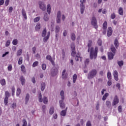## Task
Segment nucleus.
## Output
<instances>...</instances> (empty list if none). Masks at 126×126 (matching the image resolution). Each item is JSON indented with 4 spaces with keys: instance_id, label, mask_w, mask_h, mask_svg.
Returning a JSON list of instances; mask_svg holds the SVG:
<instances>
[{
    "instance_id": "1",
    "label": "nucleus",
    "mask_w": 126,
    "mask_h": 126,
    "mask_svg": "<svg viewBox=\"0 0 126 126\" xmlns=\"http://www.w3.org/2000/svg\"><path fill=\"white\" fill-rule=\"evenodd\" d=\"M98 52V47H96L94 49V48L91 47L90 50V59L91 60H93V59H96L97 58V53Z\"/></svg>"
},
{
    "instance_id": "2",
    "label": "nucleus",
    "mask_w": 126,
    "mask_h": 126,
    "mask_svg": "<svg viewBox=\"0 0 126 126\" xmlns=\"http://www.w3.org/2000/svg\"><path fill=\"white\" fill-rule=\"evenodd\" d=\"M50 35H51V32H47V29H44L42 32V37L44 38L43 42H44V43H47V41H48L49 38H50Z\"/></svg>"
},
{
    "instance_id": "3",
    "label": "nucleus",
    "mask_w": 126,
    "mask_h": 126,
    "mask_svg": "<svg viewBox=\"0 0 126 126\" xmlns=\"http://www.w3.org/2000/svg\"><path fill=\"white\" fill-rule=\"evenodd\" d=\"M96 74L97 70H96V69L92 70L88 74V79H92V78H94Z\"/></svg>"
},
{
    "instance_id": "4",
    "label": "nucleus",
    "mask_w": 126,
    "mask_h": 126,
    "mask_svg": "<svg viewBox=\"0 0 126 126\" xmlns=\"http://www.w3.org/2000/svg\"><path fill=\"white\" fill-rule=\"evenodd\" d=\"M86 0H80V12L81 14H83L84 13V10L85 9V5L84 3H85Z\"/></svg>"
},
{
    "instance_id": "5",
    "label": "nucleus",
    "mask_w": 126,
    "mask_h": 126,
    "mask_svg": "<svg viewBox=\"0 0 126 126\" xmlns=\"http://www.w3.org/2000/svg\"><path fill=\"white\" fill-rule=\"evenodd\" d=\"M92 25L94 27V28L97 29L98 28V26L97 25V20L96 19V17H93L92 18L91 21Z\"/></svg>"
},
{
    "instance_id": "6",
    "label": "nucleus",
    "mask_w": 126,
    "mask_h": 126,
    "mask_svg": "<svg viewBox=\"0 0 126 126\" xmlns=\"http://www.w3.org/2000/svg\"><path fill=\"white\" fill-rule=\"evenodd\" d=\"M119 100L118 95H115L113 99V101L112 102V106H116V105L119 104Z\"/></svg>"
},
{
    "instance_id": "7",
    "label": "nucleus",
    "mask_w": 126,
    "mask_h": 126,
    "mask_svg": "<svg viewBox=\"0 0 126 126\" xmlns=\"http://www.w3.org/2000/svg\"><path fill=\"white\" fill-rule=\"evenodd\" d=\"M38 4L39 5V8L40 9H42L43 11H45V10H46V5H45L44 2L39 1L38 2Z\"/></svg>"
},
{
    "instance_id": "8",
    "label": "nucleus",
    "mask_w": 126,
    "mask_h": 126,
    "mask_svg": "<svg viewBox=\"0 0 126 126\" xmlns=\"http://www.w3.org/2000/svg\"><path fill=\"white\" fill-rule=\"evenodd\" d=\"M59 67L56 68V69L55 68H53L51 72V74L52 76H56L57 74H58V71Z\"/></svg>"
},
{
    "instance_id": "9",
    "label": "nucleus",
    "mask_w": 126,
    "mask_h": 126,
    "mask_svg": "<svg viewBox=\"0 0 126 126\" xmlns=\"http://www.w3.org/2000/svg\"><path fill=\"white\" fill-rule=\"evenodd\" d=\"M61 16H62V13H61V11H59L58 12L57 16V23H61Z\"/></svg>"
},
{
    "instance_id": "10",
    "label": "nucleus",
    "mask_w": 126,
    "mask_h": 126,
    "mask_svg": "<svg viewBox=\"0 0 126 126\" xmlns=\"http://www.w3.org/2000/svg\"><path fill=\"white\" fill-rule=\"evenodd\" d=\"M114 78L115 80L118 81L119 80V73L117 70H115L113 72Z\"/></svg>"
},
{
    "instance_id": "11",
    "label": "nucleus",
    "mask_w": 126,
    "mask_h": 126,
    "mask_svg": "<svg viewBox=\"0 0 126 126\" xmlns=\"http://www.w3.org/2000/svg\"><path fill=\"white\" fill-rule=\"evenodd\" d=\"M60 107L61 109H64L65 108V104L63 102V100L59 101Z\"/></svg>"
},
{
    "instance_id": "12",
    "label": "nucleus",
    "mask_w": 126,
    "mask_h": 126,
    "mask_svg": "<svg viewBox=\"0 0 126 126\" xmlns=\"http://www.w3.org/2000/svg\"><path fill=\"white\" fill-rule=\"evenodd\" d=\"M112 34H113V30L112 29V28L109 27L107 29L108 37H110V36L112 35Z\"/></svg>"
},
{
    "instance_id": "13",
    "label": "nucleus",
    "mask_w": 126,
    "mask_h": 126,
    "mask_svg": "<svg viewBox=\"0 0 126 126\" xmlns=\"http://www.w3.org/2000/svg\"><path fill=\"white\" fill-rule=\"evenodd\" d=\"M75 60L76 62H78V61H80V62H82V58L80 57V53H78L76 55L75 57Z\"/></svg>"
},
{
    "instance_id": "14",
    "label": "nucleus",
    "mask_w": 126,
    "mask_h": 126,
    "mask_svg": "<svg viewBox=\"0 0 126 126\" xmlns=\"http://www.w3.org/2000/svg\"><path fill=\"white\" fill-rule=\"evenodd\" d=\"M114 56H115V53H112V52L108 53V59L110 60H113L114 59Z\"/></svg>"
},
{
    "instance_id": "15",
    "label": "nucleus",
    "mask_w": 126,
    "mask_h": 126,
    "mask_svg": "<svg viewBox=\"0 0 126 126\" xmlns=\"http://www.w3.org/2000/svg\"><path fill=\"white\" fill-rule=\"evenodd\" d=\"M29 99H30V94H27L25 97V104L27 105L28 102H29Z\"/></svg>"
},
{
    "instance_id": "16",
    "label": "nucleus",
    "mask_w": 126,
    "mask_h": 126,
    "mask_svg": "<svg viewBox=\"0 0 126 126\" xmlns=\"http://www.w3.org/2000/svg\"><path fill=\"white\" fill-rule=\"evenodd\" d=\"M20 80L21 83L22 85H23V86L25 85V78H24V77H23V76H22L20 77Z\"/></svg>"
},
{
    "instance_id": "17",
    "label": "nucleus",
    "mask_w": 126,
    "mask_h": 126,
    "mask_svg": "<svg viewBox=\"0 0 126 126\" xmlns=\"http://www.w3.org/2000/svg\"><path fill=\"white\" fill-rule=\"evenodd\" d=\"M22 14L24 18L26 20L27 19V15H26V11H25L24 9H22Z\"/></svg>"
},
{
    "instance_id": "18",
    "label": "nucleus",
    "mask_w": 126,
    "mask_h": 126,
    "mask_svg": "<svg viewBox=\"0 0 126 126\" xmlns=\"http://www.w3.org/2000/svg\"><path fill=\"white\" fill-rule=\"evenodd\" d=\"M65 69H64L62 73V78L63 79H66L67 78V74H65Z\"/></svg>"
},
{
    "instance_id": "19",
    "label": "nucleus",
    "mask_w": 126,
    "mask_h": 126,
    "mask_svg": "<svg viewBox=\"0 0 126 126\" xmlns=\"http://www.w3.org/2000/svg\"><path fill=\"white\" fill-rule=\"evenodd\" d=\"M91 46H92V41L89 40L88 43V52L89 53L90 52V50L91 49Z\"/></svg>"
},
{
    "instance_id": "20",
    "label": "nucleus",
    "mask_w": 126,
    "mask_h": 126,
    "mask_svg": "<svg viewBox=\"0 0 126 126\" xmlns=\"http://www.w3.org/2000/svg\"><path fill=\"white\" fill-rule=\"evenodd\" d=\"M107 27H108V24L107 23V21H105L103 24V30H107Z\"/></svg>"
},
{
    "instance_id": "21",
    "label": "nucleus",
    "mask_w": 126,
    "mask_h": 126,
    "mask_svg": "<svg viewBox=\"0 0 126 126\" xmlns=\"http://www.w3.org/2000/svg\"><path fill=\"white\" fill-rule=\"evenodd\" d=\"M51 10L52 9L51 8V5L50 4H48L47 6V11L48 14H51Z\"/></svg>"
},
{
    "instance_id": "22",
    "label": "nucleus",
    "mask_w": 126,
    "mask_h": 126,
    "mask_svg": "<svg viewBox=\"0 0 126 126\" xmlns=\"http://www.w3.org/2000/svg\"><path fill=\"white\" fill-rule=\"evenodd\" d=\"M43 20H44V21H48L49 20V15L47 13H45L44 14Z\"/></svg>"
},
{
    "instance_id": "23",
    "label": "nucleus",
    "mask_w": 126,
    "mask_h": 126,
    "mask_svg": "<svg viewBox=\"0 0 126 126\" xmlns=\"http://www.w3.org/2000/svg\"><path fill=\"white\" fill-rule=\"evenodd\" d=\"M46 60L50 61V62H51V61H52V60H55V55H53V58H52V56L50 55H47L46 56Z\"/></svg>"
},
{
    "instance_id": "24",
    "label": "nucleus",
    "mask_w": 126,
    "mask_h": 126,
    "mask_svg": "<svg viewBox=\"0 0 126 126\" xmlns=\"http://www.w3.org/2000/svg\"><path fill=\"white\" fill-rule=\"evenodd\" d=\"M60 95L61 96L62 100H64V91H61L60 92Z\"/></svg>"
},
{
    "instance_id": "25",
    "label": "nucleus",
    "mask_w": 126,
    "mask_h": 126,
    "mask_svg": "<svg viewBox=\"0 0 126 126\" xmlns=\"http://www.w3.org/2000/svg\"><path fill=\"white\" fill-rule=\"evenodd\" d=\"M46 88V84L45 83H42L41 84V91H44Z\"/></svg>"
},
{
    "instance_id": "26",
    "label": "nucleus",
    "mask_w": 126,
    "mask_h": 126,
    "mask_svg": "<svg viewBox=\"0 0 126 126\" xmlns=\"http://www.w3.org/2000/svg\"><path fill=\"white\" fill-rule=\"evenodd\" d=\"M118 12L120 15H124V11L122 7H120L119 8Z\"/></svg>"
},
{
    "instance_id": "27",
    "label": "nucleus",
    "mask_w": 126,
    "mask_h": 126,
    "mask_svg": "<svg viewBox=\"0 0 126 126\" xmlns=\"http://www.w3.org/2000/svg\"><path fill=\"white\" fill-rule=\"evenodd\" d=\"M109 96V93H106L104 94V95L102 97V101H105L106 99H107V97Z\"/></svg>"
},
{
    "instance_id": "28",
    "label": "nucleus",
    "mask_w": 126,
    "mask_h": 126,
    "mask_svg": "<svg viewBox=\"0 0 126 126\" xmlns=\"http://www.w3.org/2000/svg\"><path fill=\"white\" fill-rule=\"evenodd\" d=\"M35 29L36 31H39V30L41 29V25H40V24H37L35 27Z\"/></svg>"
},
{
    "instance_id": "29",
    "label": "nucleus",
    "mask_w": 126,
    "mask_h": 126,
    "mask_svg": "<svg viewBox=\"0 0 126 126\" xmlns=\"http://www.w3.org/2000/svg\"><path fill=\"white\" fill-rule=\"evenodd\" d=\"M105 104L107 107V108H111V101L107 100L106 101Z\"/></svg>"
},
{
    "instance_id": "30",
    "label": "nucleus",
    "mask_w": 126,
    "mask_h": 126,
    "mask_svg": "<svg viewBox=\"0 0 126 126\" xmlns=\"http://www.w3.org/2000/svg\"><path fill=\"white\" fill-rule=\"evenodd\" d=\"M60 115L63 116V117H65L66 115V110H62L60 113Z\"/></svg>"
},
{
    "instance_id": "31",
    "label": "nucleus",
    "mask_w": 126,
    "mask_h": 126,
    "mask_svg": "<svg viewBox=\"0 0 126 126\" xmlns=\"http://www.w3.org/2000/svg\"><path fill=\"white\" fill-rule=\"evenodd\" d=\"M43 101L44 104H45V105H47V104H48V97H47L46 96H44Z\"/></svg>"
},
{
    "instance_id": "32",
    "label": "nucleus",
    "mask_w": 126,
    "mask_h": 126,
    "mask_svg": "<svg viewBox=\"0 0 126 126\" xmlns=\"http://www.w3.org/2000/svg\"><path fill=\"white\" fill-rule=\"evenodd\" d=\"M114 45L116 47V49H118L119 47V41H118L117 39H116L114 41Z\"/></svg>"
},
{
    "instance_id": "33",
    "label": "nucleus",
    "mask_w": 126,
    "mask_h": 126,
    "mask_svg": "<svg viewBox=\"0 0 126 126\" xmlns=\"http://www.w3.org/2000/svg\"><path fill=\"white\" fill-rule=\"evenodd\" d=\"M111 52H112L113 54H116L117 50H116V48L113 45L111 46Z\"/></svg>"
},
{
    "instance_id": "34",
    "label": "nucleus",
    "mask_w": 126,
    "mask_h": 126,
    "mask_svg": "<svg viewBox=\"0 0 126 126\" xmlns=\"http://www.w3.org/2000/svg\"><path fill=\"white\" fill-rule=\"evenodd\" d=\"M76 79H77V75L75 74L73 76V83H75V82H76Z\"/></svg>"
},
{
    "instance_id": "35",
    "label": "nucleus",
    "mask_w": 126,
    "mask_h": 126,
    "mask_svg": "<svg viewBox=\"0 0 126 126\" xmlns=\"http://www.w3.org/2000/svg\"><path fill=\"white\" fill-rule=\"evenodd\" d=\"M71 38L72 41H75V34L73 33H71Z\"/></svg>"
},
{
    "instance_id": "36",
    "label": "nucleus",
    "mask_w": 126,
    "mask_h": 126,
    "mask_svg": "<svg viewBox=\"0 0 126 126\" xmlns=\"http://www.w3.org/2000/svg\"><path fill=\"white\" fill-rule=\"evenodd\" d=\"M12 44L14 46H16V45L18 44V40L16 39H14L12 41Z\"/></svg>"
},
{
    "instance_id": "37",
    "label": "nucleus",
    "mask_w": 126,
    "mask_h": 126,
    "mask_svg": "<svg viewBox=\"0 0 126 126\" xmlns=\"http://www.w3.org/2000/svg\"><path fill=\"white\" fill-rule=\"evenodd\" d=\"M107 78L111 80L112 79V74H111V72H108L107 73Z\"/></svg>"
},
{
    "instance_id": "38",
    "label": "nucleus",
    "mask_w": 126,
    "mask_h": 126,
    "mask_svg": "<svg viewBox=\"0 0 126 126\" xmlns=\"http://www.w3.org/2000/svg\"><path fill=\"white\" fill-rule=\"evenodd\" d=\"M38 101L40 103L43 102V98H42V94H40L38 96Z\"/></svg>"
},
{
    "instance_id": "39",
    "label": "nucleus",
    "mask_w": 126,
    "mask_h": 126,
    "mask_svg": "<svg viewBox=\"0 0 126 126\" xmlns=\"http://www.w3.org/2000/svg\"><path fill=\"white\" fill-rule=\"evenodd\" d=\"M22 54V49H19L17 53V57H19V56H21Z\"/></svg>"
},
{
    "instance_id": "40",
    "label": "nucleus",
    "mask_w": 126,
    "mask_h": 126,
    "mask_svg": "<svg viewBox=\"0 0 126 126\" xmlns=\"http://www.w3.org/2000/svg\"><path fill=\"white\" fill-rule=\"evenodd\" d=\"M54 107H51L50 109V110H49V114L50 115H53V114H54Z\"/></svg>"
},
{
    "instance_id": "41",
    "label": "nucleus",
    "mask_w": 126,
    "mask_h": 126,
    "mask_svg": "<svg viewBox=\"0 0 126 126\" xmlns=\"http://www.w3.org/2000/svg\"><path fill=\"white\" fill-rule=\"evenodd\" d=\"M21 70L22 72H26V70H25V66L24 65H22L21 67Z\"/></svg>"
},
{
    "instance_id": "42",
    "label": "nucleus",
    "mask_w": 126,
    "mask_h": 126,
    "mask_svg": "<svg viewBox=\"0 0 126 126\" xmlns=\"http://www.w3.org/2000/svg\"><path fill=\"white\" fill-rule=\"evenodd\" d=\"M60 30H61V28H60V26H56V29H55V32L56 33H59V32H60Z\"/></svg>"
},
{
    "instance_id": "43",
    "label": "nucleus",
    "mask_w": 126,
    "mask_h": 126,
    "mask_svg": "<svg viewBox=\"0 0 126 126\" xmlns=\"http://www.w3.org/2000/svg\"><path fill=\"white\" fill-rule=\"evenodd\" d=\"M23 59L22 57H20L18 60V64H22Z\"/></svg>"
},
{
    "instance_id": "44",
    "label": "nucleus",
    "mask_w": 126,
    "mask_h": 126,
    "mask_svg": "<svg viewBox=\"0 0 126 126\" xmlns=\"http://www.w3.org/2000/svg\"><path fill=\"white\" fill-rule=\"evenodd\" d=\"M8 103V97H5L4 99V105H7Z\"/></svg>"
},
{
    "instance_id": "45",
    "label": "nucleus",
    "mask_w": 126,
    "mask_h": 126,
    "mask_svg": "<svg viewBox=\"0 0 126 126\" xmlns=\"http://www.w3.org/2000/svg\"><path fill=\"white\" fill-rule=\"evenodd\" d=\"M0 83L2 86L3 85H5V79H2L0 81Z\"/></svg>"
},
{
    "instance_id": "46",
    "label": "nucleus",
    "mask_w": 126,
    "mask_h": 126,
    "mask_svg": "<svg viewBox=\"0 0 126 126\" xmlns=\"http://www.w3.org/2000/svg\"><path fill=\"white\" fill-rule=\"evenodd\" d=\"M90 61L89 59H86V60L85 61V65H88L89 64Z\"/></svg>"
},
{
    "instance_id": "47",
    "label": "nucleus",
    "mask_w": 126,
    "mask_h": 126,
    "mask_svg": "<svg viewBox=\"0 0 126 126\" xmlns=\"http://www.w3.org/2000/svg\"><path fill=\"white\" fill-rule=\"evenodd\" d=\"M20 93H21V90L20 88H18L17 90L16 95L18 96L19 95H20Z\"/></svg>"
},
{
    "instance_id": "48",
    "label": "nucleus",
    "mask_w": 126,
    "mask_h": 126,
    "mask_svg": "<svg viewBox=\"0 0 126 126\" xmlns=\"http://www.w3.org/2000/svg\"><path fill=\"white\" fill-rule=\"evenodd\" d=\"M38 63H39V62H38V61L35 62L32 64V67H36V66H37V65H38Z\"/></svg>"
},
{
    "instance_id": "49",
    "label": "nucleus",
    "mask_w": 126,
    "mask_h": 126,
    "mask_svg": "<svg viewBox=\"0 0 126 126\" xmlns=\"http://www.w3.org/2000/svg\"><path fill=\"white\" fill-rule=\"evenodd\" d=\"M22 122H23L22 126H27V121H26V120L23 119Z\"/></svg>"
},
{
    "instance_id": "50",
    "label": "nucleus",
    "mask_w": 126,
    "mask_h": 126,
    "mask_svg": "<svg viewBox=\"0 0 126 126\" xmlns=\"http://www.w3.org/2000/svg\"><path fill=\"white\" fill-rule=\"evenodd\" d=\"M118 64L120 66H123V65H124V62L123 61H119L118 62Z\"/></svg>"
},
{
    "instance_id": "51",
    "label": "nucleus",
    "mask_w": 126,
    "mask_h": 126,
    "mask_svg": "<svg viewBox=\"0 0 126 126\" xmlns=\"http://www.w3.org/2000/svg\"><path fill=\"white\" fill-rule=\"evenodd\" d=\"M40 19H41V17H36L34 19V22H35V23L38 22V21H39V20H40Z\"/></svg>"
},
{
    "instance_id": "52",
    "label": "nucleus",
    "mask_w": 126,
    "mask_h": 126,
    "mask_svg": "<svg viewBox=\"0 0 126 126\" xmlns=\"http://www.w3.org/2000/svg\"><path fill=\"white\" fill-rule=\"evenodd\" d=\"M9 93L8 92H5V98H9Z\"/></svg>"
},
{
    "instance_id": "53",
    "label": "nucleus",
    "mask_w": 126,
    "mask_h": 126,
    "mask_svg": "<svg viewBox=\"0 0 126 126\" xmlns=\"http://www.w3.org/2000/svg\"><path fill=\"white\" fill-rule=\"evenodd\" d=\"M118 111L119 113H122V112H123V107H122V106L120 105L118 107Z\"/></svg>"
},
{
    "instance_id": "54",
    "label": "nucleus",
    "mask_w": 126,
    "mask_h": 126,
    "mask_svg": "<svg viewBox=\"0 0 126 126\" xmlns=\"http://www.w3.org/2000/svg\"><path fill=\"white\" fill-rule=\"evenodd\" d=\"M8 71H11V70H12V65H11V64L8 65Z\"/></svg>"
},
{
    "instance_id": "55",
    "label": "nucleus",
    "mask_w": 126,
    "mask_h": 126,
    "mask_svg": "<svg viewBox=\"0 0 126 126\" xmlns=\"http://www.w3.org/2000/svg\"><path fill=\"white\" fill-rule=\"evenodd\" d=\"M71 49L72 51H75V46H74V44H72L71 45Z\"/></svg>"
},
{
    "instance_id": "56",
    "label": "nucleus",
    "mask_w": 126,
    "mask_h": 126,
    "mask_svg": "<svg viewBox=\"0 0 126 126\" xmlns=\"http://www.w3.org/2000/svg\"><path fill=\"white\" fill-rule=\"evenodd\" d=\"M97 44L98 46H101L102 45V40L100 39H98L97 41Z\"/></svg>"
},
{
    "instance_id": "57",
    "label": "nucleus",
    "mask_w": 126,
    "mask_h": 126,
    "mask_svg": "<svg viewBox=\"0 0 126 126\" xmlns=\"http://www.w3.org/2000/svg\"><path fill=\"white\" fill-rule=\"evenodd\" d=\"M11 108H12V109H15V108H16V103H13L11 105Z\"/></svg>"
},
{
    "instance_id": "58",
    "label": "nucleus",
    "mask_w": 126,
    "mask_h": 126,
    "mask_svg": "<svg viewBox=\"0 0 126 126\" xmlns=\"http://www.w3.org/2000/svg\"><path fill=\"white\" fill-rule=\"evenodd\" d=\"M46 68H47V67L46 66V64H42V69H43V70H45Z\"/></svg>"
},
{
    "instance_id": "59",
    "label": "nucleus",
    "mask_w": 126,
    "mask_h": 126,
    "mask_svg": "<svg viewBox=\"0 0 126 126\" xmlns=\"http://www.w3.org/2000/svg\"><path fill=\"white\" fill-rule=\"evenodd\" d=\"M10 45V41L7 40L5 44V47H8Z\"/></svg>"
},
{
    "instance_id": "60",
    "label": "nucleus",
    "mask_w": 126,
    "mask_h": 126,
    "mask_svg": "<svg viewBox=\"0 0 126 126\" xmlns=\"http://www.w3.org/2000/svg\"><path fill=\"white\" fill-rule=\"evenodd\" d=\"M115 17H116V15L115 14V13H113L111 14V18L112 19H115Z\"/></svg>"
},
{
    "instance_id": "61",
    "label": "nucleus",
    "mask_w": 126,
    "mask_h": 126,
    "mask_svg": "<svg viewBox=\"0 0 126 126\" xmlns=\"http://www.w3.org/2000/svg\"><path fill=\"white\" fill-rule=\"evenodd\" d=\"M86 126H92L91 124V122L90 121H88L86 124Z\"/></svg>"
},
{
    "instance_id": "62",
    "label": "nucleus",
    "mask_w": 126,
    "mask_h": 126,
    "mask_svg": "<svg viewBox=\"0 0 126 126\" xmlns=\"http://www.w3.org/2000/svg\"><path fill=\"white\" fill-rule=\"evenodd\" d=\"M12 10H13V8L12 7H10L9 8L8 11L10 13H11L12 12Z\"/></svg>"
},
{
    "instance_id": "63",
    "label": "nucleus",
    "mask_w": 126,
    "mask_h": 126,
    "mask_svg": "<svg viewBox=\"0 0 126 126\" xmlns=\"http://www.w3.org/2000/svg\"><path fill=\"white\" fill-rule=\"evenodd\" d=\"M51 31H54V26H55V25H54V22H52L51 23Z\"/></svg>"
},
{
    "instance_id": "64",
    "label": "nucleus",
    "mask_w": 126,
    "mask_h": 126,
    "mask_svg": "<svg viewBox=\"0 0 126 126\" xmlns=\"http://www.w3.org/2000/svg\"><path fill=\"white\" fill-rule=\"evenodd\" d=\"M9 3V0H6L5 2V5L6 6H7V5H8Z\"/></svg>"
}]
</instances>
